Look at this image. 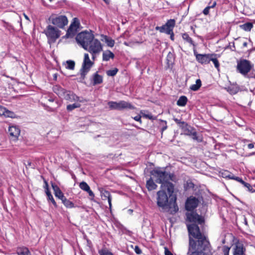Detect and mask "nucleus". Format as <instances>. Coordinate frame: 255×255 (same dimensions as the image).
<instances>
[{
	"instance_id": "nucleus-1",
	"label": "nucleus",
	"mask_w": 255,
	"mask_h": 255,
	"mask_svg": "<svg viewBox=\"0 0 255 255\" xmlns=\"http://www.w3.org/2000/svg\"><path fill=\"white\" fill-rule=\"evenodd\" d=\"M189 233L188 255H206L205 251L209 246V242L199 227L192 224L187 225Z\"/></svg>"
},
{
	"instance_id": "nucleus-2",
	"label": "nucleus",
	"mask_w": 255,
	"mask_h": 255,
	"mask_svg": "<svg viewBox=\"0 0 255 255\" xmlns=\"http://www.w3.org/2000/svg\"><path fill=\"white\" fill-rule=\"evenodd\" d=\"M153 179L158 183L161 184V189H167L168 195L171 196L174 192V186L169 182L174 181L175 178L173 174H170L161 168H155L150 172Z\"/></svg>"
},
{
	"instance_id": "nucleus-3",
	"label": "nucleus",
	"mask_w": 255,
	"mask_h": 255,
	"mask_svg": "<svg viewBox=\"0 0 255 255\" xmlns=\"http://www.w3.org/2000/svg\"><path fill=\"white\" fill-rule=\"evenodd\" d=\"M167 189H161L157 192V204L162 208V209L171 214L176 213L178 210V207L176 203V197L172 196L171 194V198L168 203V196L165 192ZM169 197L170 196H169Z\"/></svg>"
},
{
	"instance_id": "nucleus-4",
	"label": "nucleus",
	"mask_w": 255,
	"mask_h": 255,
	"mask_svg": "<svg viewBox=\"0 0 255 255\" xmlns=\"http://www.w3.org/2000/svg\"><path fill=\"white\" fill-rule=\"evenodd\" d=\"M85 49L89 52L92 55V59L95 60L97 55L99 54L103 50L101 43L97 39H94L90 42Z\"/></svg>"
},
{
	"instance_id": "nucleus-5",
	"label": "nucleus",
	"mask_w": 255,
	"mask_h": 255,
	"mask_svg": "<svg viewBox=\"0 0 255 255\" xmlns=\"http://www.w3.org/2000/svg\"><path fill=\"white\" fill-rule=\"evenodd\" d=\"M94 36L91 31H84L79 33L76 37L78 43L83 48L88 46L90 42L94 39Z\"/></svg>"
},
{
	"instance_id": "nucleus-6",
	"label": "nucleus",
	"mask_w": 255,
	"mask_h": 255,
	"mask_svg": "<svg viewBox=\"0 0 255 255\" xmlns=\"http://www.w3.org/2000/svg\"><path fill=\"white\" fill-rule=\"evenodd\" d=\"M43 32L46 35L48 40L53 42L59 38L61 34V31L58 27L51 25H48Z\"/></svg>"
},
{
	"instance_id": "nucleus-7",
	"label": "nucleus",
	"mask_w": 255,
	"mask_h": 255,
	"mask_svg": "<svg viewBox=\"0 0 255 255\" xmlns=\"http://www.w3.org/2000/svg\"><path fill=\"white\" fill-rule=\"evenodd\" d=\"M49 19L53 25L59 28H63L68 23L67 17L62 15H53L49 17Z\"/></svg>"
},
{
	"instance_id": "nucleus-8",
	"label": "nucleus",
	"mask_w": 255,
	"mask_h": 255,
	"mask_svg": "<svg viewBox=\"0 0 255 255\" xmlns=\"http://www.w3.org/2000/svg\"><path fill=\"white\" fill-rule=\"evenodd\" d=\"M252 68L251 62L247 60L242 59L238 62L237 70L243 75H246L251 71Z\"/></svg>"
},
{
	"instance_id": "nucleus-9",
	"label": "nucleus",
	"mask_w": 255,
	"mask_h": 255,
	"mask_svg": "<svg viewBox=\"0 0 255 255\" xmlns=\"http://www.w3.org/2000/svg\"><path fill=\"white\" fill-rule=\"evenodd\" d=\"M94 62L90 60L89 54L88 53H85L82 67L81 70V76L82 79L85 78V75L89 72Z\"/></svg>"
},
{
	"instance_id": "nucleus-10",
	"label": "nucleus",
	"mask_w": 255,
	"mask_h": 255,
	"mask_svg": "<svg viewBox=\"0 0 255 255\" xmlns=\"http://www.w3.org/2000/svg\"><path fill=\"white\" fill-rule=\"evenodd\" d=\"M79 26L80 22L79 20L77 18H74L69 28L67 29L66 35L63 37L69 38L74 37L77 31Z\"/></svg>"
},
{
	"instance_id": "nucleus-11",
	"label": "nucleus",
	"mask_w": 255,
	"mask_h": 255,
	"mask_svg": "<svg viewBox=\"0 0 255 255\" xmlns=\"http://www.w3.org/2000/svg\"><path fill=\"white\" fill-rule=\"evenodd\" d=\"M175 24V22L174 19H170L165 25L162 26H156L155 29L159 30L161 33H165L167 34L172 33V30H173Z\"/></svg>"
},
{
	"instance_id": "nucleus-12",
	"label": "nucleus",
	"mask_w": 255,
	"mask_h": 255,
	"mask_svg": "<svg viewBox=\"0 0 255 255\" xmlns=\"http://www.w3.org/2000/svg\"><path fill=\"white\" fill-rule=\"evenodd\" d=\"M181 128L184 134L191 136L192 138L194 140H200L197 136L196 132L192 127L185 124Z\"/></svg>"
},
{
	"instance_id": "nucleus-13",
	"label": "nucleus",
	"mask_w": 255,
	"mask_h": 255,
	"mask_svg": "<svg viewBox=\"0 0 255 255\" xmlns=\"http://www.w3.org/2000/svg\"><path fill=\"white\" fill-rule=\"evenodd\" d=\"M64 98L69 101L70 102H84L85 100L83 99H81L80 98L77 96L76 94H75L72 92L67 91L65 96Z\"/></svg>"
},
{
	"instance_id": "nucleus-14",
	"label": "nucleus",
	"mask_w": 255,
	"mask_h": 255,
	"mask_svg": "<svg viewBox=\"0 0 255 255\" xmlns=\"http://www.w3.org/2000/svg\"><path fill=\"white\" fill-rule=\"evenodd\" d=\"M198 204V200L195 197H190L186 202L185 207L187 210L191 211L195 208Z\"/></svg>"
},
{
	"instance_id": "nucleus-15",
	"label": "nucleus",
	"mask_w": 255,
	"mask_h": 255,
	"mask_svg": "<svg viewBox=\"0 0 255 255\" xmlns=\"http://www.w3.org/2000/svg\"><path fill=\"white\" fill-rule=\"evenodd\" d=\"M99 190L100 191L101 196L102 199L104 200L108 199L109 205V209H110V211H111V210H112V198H111V196L110 192L103 188H100L99 189Z\"/></svg>"
},
{
	"instance_id": "nucleus-16",
	"label": "nucleus",
	"mask_w": 255,
	"mask_h": 255,
	"mask_svg": "<svg viewBox=\"0 0 255 255\" xmlns=\"http://www.w3.org/2000/svg\"><path fill=\"white\" fill-rule=\"evenodd\" d=\"M8 132L9 133L11 139L15 140L19 136L20 130L17 127L15 126H11L9 128Z\"/></svg>"
},
{
	"instance_id": "nucleus-17",
	"label": "nucleus",
	"mask_w": 255,
	"mask_h": 255,
	"mask_svg": "<svg viewBox=\"0 0 255 255\" xmlns=\"http://www.w3.org/2000/svg\"><path fill=\"white\" fill-rule=\"evenodd\" d=\"M187 218L190 222H198L199 224H201L204 221L201 216L194 212L188 214Z\"/></svg>"
},
{
	"instance_id": "nucleus-18",
	"label": "nucleus",
	"mask_w": 255,
	"mask_h": 255,
	"mask_svg": "<svg viewBox=\"0 0 255 255\" xmlns=\"http://www.w3.org/2000/svg\"><path fill=\"white\" fill-rule=\"evenodd\" d=\"M196 59L202 64H207L211 61V57L208 55L197 54L196 55Z\"/></svg>"
},
{
	"instance_id": "nucleus-19",
	"label": "nucleus",
	"mask_w": 255,
	"mask_h": 255,
	"mask_svg": "<svg viewBox=\"0 0 255 255\" xmlns=\"http://www.w3.org/2000/svg\"><path fill=\"white\" fill-rule=\"evenodd\" d=\"M53 91L58 95L59 97L61 98H64L67 92V91L58 85L54 86Z\"/></svg>"
},
{
	"instance_id": "nucleus-20",
	"label": "nucleus",
	"mask_w": 255,
	"mask_h": 255,
	"mask_svg": "<svg viewBox=\"0 0 255 255\" xmlns=\"http://www.w3.org/2000/svg\"><path fill=\"white\" fill-rule=\"evenodd\" d=\"M0 116H3L5 117L14 118V114L13 112L7 110L4 107L0 106Z\"/></svg>"
},
{
	"instance_id": "nucleus-21",
	"label": "nucleus",
	"mask_w": 255,
	"mask_h": 255,
	"mask_svg": "<svg viewBox=\"0 0 255 255\" xmlns=\"http://www.w3.org/2000/svg\"><path fill=\"white\" fill-rule=\"evenodd\" d=\"M79 187L83 190L87 192L90 196H91L92 197H94V194L90 190L89 186L87 184L86 182L84 181L81 182L79 184Z\"/></svg>"
},
{
	"instance_id": "nucleus-22",
	"label": "nucleus",
	"mask_w": 255,
	"mask_h": 255,
	"mask_svg": "<svg viewBox=\"0 0 255 255\" xmlns=\"http://www.w3.org/2000/svg\"><path fill=\"white\" fill-rule=\"evenodd\" d=\"M245 249L241 244H238L235 249L234 255H244Z\"/></svg>"
},
{
	"instance_id": "nucleus-23",
	"label": "nucleus",
	"mask_w": 255,
	"mask_h": 255,
	"mask_svg": "<svg viewBox=\"0 0 255 255\" xmlns=\"http://www.w3.org/2000/svg\"><path fill=\"white\" fill-rule=\"evenodd\" d=\"M52 188L54 191L55 195L56 197H57L58 198H59L61 200L64 197L63 194L62 193V192H61V191L60 190L59 188L57 185H56L55 184H52Z\"/></svg>"
},
{
	"instance_id": "nucleus-24",
	"label": "nucleus",
	"mask_w": 255,
	"mask_h": 255,
	"mask_svg": "<svg viewBox=\"0 0 255 255\" xmlns=\"http://www.w3.org/2000/svg\"><path fill=\"white\" fill-rule=\"evenodd\" d=\"M120 102V110L123 109H133L134 107L130 103L124 101H121Z\"/></svg>"
},
{
	"instance_id": "nucleus-25",
	"label": "nucleus",
	"mask_w": 255,
	"mask_h": 255,
	"mask_svg": "<svg viewBox=\"0 0 255 255\" xmlns=\"http://www.w3.org/2000/svg\"><path fill=\"white\" fill-rule=\"evenodd\" d=\"M114 54L110 50L105 51L103 53V60L104 61H108L110 58L113 59L114 58Z\"/></svg>"
},
{
	"instance_id": "nucleus-26",
	"label": "nucleus",
	"mask_w": 255,
	"mask_h": 255,
	"mask_svg": "<svg viewBox=\"0 0 255 255\" xmlns=\"http://www.w3.org/2000/svg\"><path fill=\"white\" fill-rule=\"evenodd\" d=\"M16 253L18 255H30L29 251L25 247L17 248Z\"/></svg>"
},
{
	"instance_id": "nucleus-27",
	"label": "nucleus",
	"mask_w": 255,
	"mask_h": 255,
	"mask_svg": "<svg viewBox=\"0 0 255 255\" xmlns=\"http://www.w3.org/2000/svg\"><path fill=\"white\" fill-rule=\"evenodd\" d=\"M153 178H150L146 182V187L148 190H152L155 189L157 185L154 183Z\"/></svg>"
},
{
	"instance_id": "nucleus-28",
	"label": "nucleus",
	"mask_w": 255,
	"mask_h": 255,
	"mask_svg": "<svg viewBox=\"0 0 255 255\" xmlns=\"http://www.w3.org/2000/svg\"><path fill=\"white\" fill-rule=\"evenodd\" d=\"M110 108L112 110H118L120 109V102H109L108 103Z\"/></svg>"
},
{
	"instance_id": "nucleus-29",
	"label": "nucleus",
	"mask_w": 255,
	"mask_h": 255,
	"mask_svg": "<svg viewBox=\"0 0 255 255\" xmlns=\"http://www.w3.org/2000/svg\"><path fill=\"white\" fill-rule=\"evenodd\" d=\"M75 103L73 104L68 105L67 106V110L69 111H71L73 110L79 108L81 106L80 103L81 102H74Z\"/></svg>"
},
{
	"instance_id": "nucleus-30",
	"label": "nucleus",
	"mask_w": 255,
	"mask_h": 255,
	"mask_svg": "<svg viewBox=\"0 0 255 255\" xmlns=\"http://www.w3.org/2000/svg\"><path fill=\"white\" fill-rule=\"evenodd\" d=\"M187 98L185 96H181L177 102V105L179 106H184L187 103Z\"/></svg>"
},
{
	"instance_id": "nucleus-31",
	"label": "nucleus",
	"mask_w": 255,
	"mask_h": 255,
	"mask_svg": "<svg viewBox=\"0 0 255 255\" xmlns=\"http://www.w3.org/2000/svg\"><path fill=\"white\" fill-rule=\"evenodd\" d=\"M253 24L251 22H247L245 24L240 25L241 28L245 31H250L253 28Z\"/></svg>"
},
{
	"instance_id": "nucleus-32",
	"label": "nucleus",
	"mask_w": 255,
	"mask_h": 255,
	"mask_svg": "<svg viewBox=\"0 0 255 255\" xmlns=\"http://www.w3.org/2000/svg\"><path fill=\"white\" fill-rule=\"evenodd\" d=\"M201 86V81L200 79H197L196 81V84L192 85L190 89L193 91L198 90Z\"/></svg>"
},
{
	"instance_id": "nucleus-33",
	"label": "nucleus",
	"mask_w": 255,
	"mask_h": 255,
	"mask_svg": "<svg viewBox=\"0 0 255 255\" xmlns=\"http://www.w3.org/2000/svg\"><path fill=\"white\" fill-rule=\"evenodd\" d=\"M102 81H103V79H102V76H101L100 75H99L97 74H95L94 77V85L100 84L102 82Z\"/></svg>"
},
{
	"instance_id": "nucleus-34",
	"label": "nucleus",
	"mask_w": 255,
	"mask_h": 255,
	"mask_svg": "<svg viewBox=\"0 0 255 255\" xmlns=\"http://www.w3.org/2000/svg\"><path fill=\"white\" fill-rule=\"evenodd\" d=\"M63 203L68 208H72L74 207L73 203L70 201L67 200L65 197L61 199Z\"/></svg>"
},
{
	"instance_id": "nucleus-35",
	"label": "nucleus",
	"mask_w": 255,
	"mask_h": 255,
	"mask_svg": "<svg viewBox=\"0 0 255 255\" xmlns=\"http://www.w3.org/2000/svg\"><path fill=\"white\" fill-rule=\"evenodd\" d=\"M75 67V62L72 60L66 61V68L70 70H73Z\"/></svg>"
},
{
	"instance_id": "nucleus-36",
	"label": "nucleus",
	"mask_w": 255,
	"mask_h": 255,
	"mask_svg": "<svg viewBox=\"0 0 255 255\" xmlns=\"http://www.w3.org/2000/svg\"><path fill=\"white\" fill-rule=\"evenodd\" d=\"M118 71V70L117 68H114L112 70H108L107 72V74L108 76H114L116 75Z\"/></svg>"
},
{
	"instance_id": "nucleus-37",
	"label": "nucleus",
	"mask_w": 255,
	"mask_h": 255,
	"mask_svg": "<svg viewBox=\"0 0 255 255\" xmlns=\"http://www.w3.org/2000/svg\"><path fill=\"white\" fill-rule=\"evenodd\" d=\"M106 42L107 45L111 47H113L114 45V44H115L114 40L113 39H111L106 38Z\"/></svg>"
},
{
	"instance_id": "nucleus-38",
	"label": "nucleus",
	"mask_w": 255,
	"mask_h": 255,
	"mask_svg": "<svg viewBox=\"0 0 255 255\" xmlns=\"http://www.w3.org/2000/svg\"><path fill=\"white\" fill-rule=\"evenodd\" d=\"M182 37L184 39L186 40L188 42L192 43V40L191 38L189 36V35L187 34H183L182 35Z\"/></svg>"
},
{
	"instance_id": "nucleus-39",
	"label": "nucleus",
	"mask_w": 255,
	"mask_h": 255,
	"mask_svg": "<svg viewBox=\"0 0 255 255\" xmlns=\"http://www.w3.org/2000/svg\"><path fill=\"white\" fill-rule=\"evenodd\" d=\"M174 121L179 125L180 128H182V127H183L186 124L184 122H180L179 120L176 118H174Z\"/></svg>"
},
{
	"instance_id": "nucleus-40",
	"label": "nucleus",
	"mask_w": 255,
	"mask_h": 255,
	"mask_svg": "<svg viewBox=\"0 0 255 255\" xmlns=\"http://www.w3.org/2000/svg\"><path fill=\"white\" fill-rule=\"evenodd\" d=\"M211 61L213 62L215 67L218 69L219 67V63L218 60L216 58H211Z\"/></svg>"
},
{
	"instance_id": "nucleus-41",
	"label": "nucleus",
	"mask_w": 255,
	"mask_h": 255,
	"mask_svg": "<svg viewBox=\"0 0 255 255\" xmlns=\"http://www.w3.org/2000/svg\"><path fill=\"white\" fill-rule=\"evenodd\" d=\"M45 187L46 188V195H47L48 199H50V198H52V195L51 194V193H50L48 189L47 183L46 181H45Z\"/></svg>"
},
{
	"instance_id": "nucleus-42",
	"label": "nucleus",
	"mask_w": 255,
	"mask_h": 255,
	"mask_svg": "<svg viewBox=\"0 0 255 255\" xmlns=\"http://www.w3.org/2000/svg\"><path fill=\"white\" fill-rule=\"evenodd\" d=\"M164 254L165 255H173L166 247L164 248Z\"/></svg>"
},
{
	"instance_id": "nucleus-43",
	"label": "nucleus",
	"mask_w": 255,
	"mask_h": 255,
	"mask_svg": "<svg viewBox=\"0 0 255 255\" xmlns=\"http://www.w3.org/2000/svg\"><path fill=\"white\" fill-rule=\"evenodd\" d=\"M140 114H141L143 116V117L148 118L149 119H152V116L150 115H146L145 114H143L142 112H140Z\"/></svg>"
},
{
	"instance_id": "nucleus-44",
	"label": "nucleus",
	"mask_w": 255,
	"mask_h": 255,
	"mask_svg": "<svg viewBox=\"0 0 255 255\" xmlns=\"http://www.w3.org/2000/svg\"><path fill=\"white\" fill-rule=\"evenodd\" d=\"M242 184H243L246 187L248 188L249 190H251L252 189L251 185L248 183L244 182V183H242Z\"/></svg>"
},
{
	"instance_id": "nucleus-45",
	"label": "nucleus",
	"mask_w": 255,
	"mask_h": 255,
	"mask_svg": "<svg viewBox=\"0 0 255 255\" xmlns=\"http://www.w3.org/2000/svg\"><path fill=\"white\" fill-rule=\"evenodd\" d=\"M100 255H113V254L107 251H103L101 253Z\"/></svg>"
},
{
	"instance_id": "nucleus-46",
	"label": "nucleus",
	"mask_w": 255,
	"mask_h": 255,
	"mask_svg": "<svg viewBox=\"0 0 255 255\" xmlns=\"http://www.w3.org/2000/svg\"><path fill=\"white\" fill-rule=\"evenodd\" d=\"M210 8V7H209V6L206 7L203 10L204 14L205 15H207L209 13V10Z\"/></svg>"
},
{
	"instance_id": "nucleus-47",
	"label": "nucleus",
	"mask_w": 255,
	"mask_h": 255,
	"mask_svg": "<svg viewBox=\"0 0 255 255\" xmlns=\"http://www.w3.org/2000/svg\"><path fill=\"white\" fill-rule=\"evenodd\" d=\"M229 250H230V249L229 248H227V247L224 248V255H229Z\"/></svg>"
},
{
	"instance_id": "nucleus-48",
	"label": "nucleus",
	"mask_w": 255,
	"mask_h": 255,
	"mask_svg": "<svg viewBox=\"0 0 255 255\" xmlns=\"http://www.w3.org/2000/svg\"><path fill=\"white\" fill-rule=\"evenodd\" d=\"M234 180H236L240 182L242 184V183H244V181L241 178H240V177H235L234 178Z\"/></svg>"
},
{
	"instance_id": "nucleus-49",
	"label": "nucleus",
	"mask_w": 255,
	"mask_h": 255,
	"mask_svg": "<svg viewBox=\"0 0 255 255\" xmlns=\"http://www.w3.org/2000/svg\"><path fill=\"white\" fill-rule=\"evenodd\" d=\"M133 119L136 121L139 122L140 123L141 122V117L140 116H137L135 117Z\"/></svg>"
},
{
	"instance_id": "nucleus-50",
	"label": "nucleus",
	"mask_w": 255,
	"mask_h": 255,
	"mask_svg": "<svg viewBox=\"0 0 255 255\" xmlns=\"http://www.w3.org/2000/svg\"><path fill=\"white\" fill-rule=\"evenodd\" d=\"M135 252L137 254H140L141 253V250L139 249V248L138 247H135Z\"/></svg>"
},
{
	"instance_id": "nucleus-51",
	"label": "nucleus",
	"mask_w": 255,
	"mask_h": 255,
	"mask_svg": "<svg viewBox=\"0 0 255 255\" xmlns=\"http://www.w3.org/2000/svg\"><path fill=\"white\" fill-rule=\"evenodd\" d=\"M48 199L51 201L52 203L55 206H56V203L52 196V198H50V199Z\"/></svg>"
},
{
	"instance_id": "nucleus-52",
	"label": "nucleus",
	"mask_w": 255,
	"mask_h": 255,
	"mask_svg": "<svg viewBox=\"0 0 255 255\" xmlns=\"http://www.w3.org/2000/svg\"><path fill=\"white\" fill-rule=\"evenodd\" d=\"M168 34L170 35V38H171L172 40H173V39H174V38H173V37H174V34H173V30H172V33H170V34Z\"/></svg>"
},
{
	"instance_id": "nucleus-53",
	"label": "nucleus",
	"mask_w": 255,
	"mask_h": 255,
	"mask_svg": "<svg viewBox=\"0 0 255 255\" xmlns=\"http://www.w3.org/2000/svg\"><path fill=\"white\" fill-rule=\"evenodd\" d=\"M249 148H253L254 147V145L253 143H250L248 145Z\"/></svg>"
},
{
	"instance_id": "nucleus-54",
	"label": "nucleus",
	"mask_w": 255,
	"mask_h": 255,
	"mask_svg": "<svg viewBox=\"0 0 255 255\" xmlns=\"http://www.w3.org/2000/svg\"><path fill=\"white\" fill-rule=\"evenodd\" d=\"M227 177H228L229 178H230V179H234V178H235V177H236V176H230V175L227 176Z\"/></svg>"
},
{
	"instance_id": "nucleus-55",
	"label": "nucleus",
	"mask_w": 255,
	"mask_h": 255,
	"mask_svg": "<svg viewBox=\"0 0 255 255\" xmlns=\"http://www.w3.org/2000/svg\"><path fill=\"white\" fill-rule=\"evenodd\" d=\"M216 4V2H214V3L212 4V5L211 6H210L209 7H210V8L211 7H214Z\"/></svg>"
},
{
	"instance_id": "nucleus-56",
	"label": "nucleus",
	"mask_w": 255,
	"mask_h": 255,
	"mask_svg": "<svg viewBox=\"0 0 255 255\" xmlns=\"http://www.w3.org/2000/svg\"><path fill=\"white\" fill-rule=\"evenodd\" d=\"M107 4H109L110 3V0H103Z\"/></svg>"
},
{
	"instance_id": "nucleus-57",
	"label": "nucleus",
	"mask_w": 255,
	"mask_h": 255,
	"mask_svg": "<svg viewBox=\"0 0 255 255\" xmlns=\"http://www.w3.org/2000/svg\"><path fill=\"white\" fill-rule=\"evenodd\" d=\"M166 128H167V126H165V127H163L162 128V130L163 131V130H165L166 129Z\"/></svg>"
},
{
	"instance_id": "nucleus-58",
	"label": "nucleus",
	"mask_w": 255,
	"mask_h": 255,
	"mask_svg": "<svg viewBox=\"0 0 255 255\" xmlns=\"http://www.w3.org/2000/svg\"><path fill=\"white\" fill-rule=\"evenodd\" d=\"M31 165V162H28L27 165H26V167H27V166H30Z\"/></svg>"
},
{
	"instance_id": "nucleus-59",
	"label": "nucleus",
	"mask_w": 255,
	"mask_h": 255,
	"mask_svg": "<svg viewBox=\"0 0 255 255\" xmlns=\"http://www.w3.org/2000/svg\"><path fill=\"white\" fill-rule=\"evenodd\" d=\"M24 17H25L26 19H28V17H27V16L26 15L24 14Z\"/></svg>"
},
{
	"instance_id": "nucleus-60",
	"label": "nucleus",
	"mask_w": 255,
	"mask_h": 255,
	"mask_svg": "<svg viewBox=\"0 0 255 255\" xmlns=\"http://www.w3.org/2000/svg\"><path fill=\"white\" fill-rule=\"evenodd\" d=\"M246 45H247V43H244V46H246Z\"/></svg>"
},
{
	"instance_id": "nucleus-61",
	"label": "nucleus",
	"mask_w": 255,
	"mask_h": 255,
	"mask_svg": "<svg viewBox=\"0 0 255 255\" xmlns=\"http://www.w3.org/2000/svg\"><path fill=\"white\" fill-rule=\"evenodd\" d=\"M50 1H52V0H50Z\"/></svg>"
}]
</instances>
